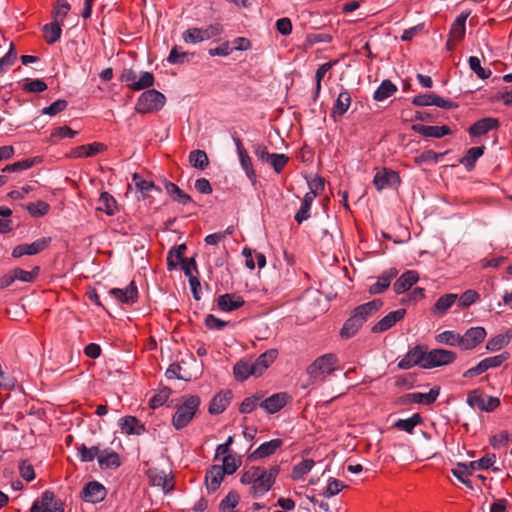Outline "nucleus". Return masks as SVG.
I'll return each mask as SVG.
<instances>
[{
    "label": "nucleus",
    "mask_w": 512,
    "mask_h": 512,
    "mask_svg": "<svg viewBox=\"0 0 512 512\" xmlns=\"http://www.w3.org/2000/svg\"><path fill=\"white\" fill-rule=\"evenodd\" d=\"M419 280V275L414 270L404 272L394 283L393 289L396 294L408 291Z\"/></svg>",
    "instance_id": "nucleus-25"
},
{
    "label": "nucleus",
    "mask_w": 512,
    "mask_h": 512,
    "mask_svg": "<svg viewBox=\"0 0 512 512\" xmlns=\"http://www.w3.org/2000/svg\"><path fill=\"white\" fill-rule=\"evenodd\" d=\"M234 143L236 146L239 162L241 168L244 170L247 178L252 182L256 180V173L253 167L252 160L248 155L247 150L244 148L243 143L240 138H234Z\"/></svg>",
    "instance_id": "nucleus-15"
},
{
    "label": "nucleus",
    "mask_w": 512,
    "mask_h": 512,
    "mask_svg": "<svg viewBox=\"0 0 512 512\" xmlns=\"http://www.w3.org/2000/svg\"><path fill=\"white\" fill-rule=\"evenodd\" d=\"M98 463L102 469H116L121 465V460L115 451L104 449L98 455Z\"/></svg>",
    "instance_id": "nucleus-31"
},
{
    "label": "nucleus",
    "mask_w": 512,
    "mask_h": 512,
    "mask_svg": "<svg viewBox=\"0 0 512 512\" xmlns=\"http://www.w3.org/2000/svg\"><path fill=\"white\" fill-rule=\"evenodd\" d=\"M121 431L128 435H140L144 431V426L136 417L125 416L119 420Z\"/></svg>",
    "instance_id": "nucleus-32"
},
{
    "label": "nucleus",
    "mask_w": 512,
    "mask_h": 512,
    "mask_svg": "<svg viewBox=\"0 0 512 512\" xmlns=\"http://www.w3.org/2000/svg\"><path fill=\"white\" fill-rule=\"evenodd\" d=\"M278 351L270 349L262 353L257 359H242L233 367L236 380L245 381L250 376L259 377L277 358Z\"/></svg>",
    "instance_id": "nucleus-2"
},
{
    "label": "nucleus",
    "mask_w": 512,
    "mask_h": 512,
    "mask_svg": "<svg viewBox=\"0 0 512 512\" xmlns=\"http://www.w3.org/2000/svg\"><path fill=\"white\" fill-rule=\"evenodd\" d=\"M12 271L14 282L16 280L31 283L33 282L37 276L39 275L40 268L38 266L34 267L31 271H26L21 268H15Z\"/></svg>",
    "instance_id": "nucleus-49"
},
{
    "label": "nucleus",
    "mask_w": 512,
    "mask_h": 512,
    "mask_svg": "<svg viewBox=\"0 0 512 512\" xmlns=\"http://www.w3.org/2000/svg\"><path fill=\"white\" fill-rule=\"evenodd\" d=\"M480 299V295L473 289H468L458 297V307L465 309L476 303Z\"/></svg>",
    "instance_id": "nucleus-51"
},
{
    "label": "nucleus",
    "mask_w": 512,
    "mask_h": 512,
    "mask_svg": "<svg viewBox=\"0 0 512 512\" xmlns=\"http://www.w3.org/2000/svg\"><path fill=\"white\" fill-rule=\"evenodd\" d=\"M147 475L151 485L161 487L166 492L172 490L171 480L164 471L152 468L148 470Z\"/></svg>",
    "instance_id": "nucleus-30"
},
{
    "label": "nucleus",
    "mask_w": 512,
    "mask_h": 512,
    "mask_svg": "<svg viewBox=\"0 0 512 512\" xmlns=\"http://www.w3.org/2000/svg\"><path fill=\"white\" fill-rule=\"evenodd\" d=\"M460 334L455 331L446 330L436 336V341L441 344L449 345V346H459L460 347Z\"/></svg>",
    "instance_id": "nucleus-52"
},
{
    "label": "nucleus",
    "mask_w": 512,
    "mask_h": 512,
    "mask_svg": "<svg viewBox=\"0 0 512 512\" xmlns=\"http://www.w3.org/2000/svg\"><path fill=\"white\" fill-rule=\"evenodd\" d=\"M397 274L398 271L395 268H390L384 271L377 278V281L369 287L368 292L372 295L383 293L385 290L388 289V287L391 284V281L397 276Z\"/></svg>",
    "instance_id": "nucleus-21"
},
{
    "label": "nucleus",
    "mask_w": 512,
    "mask_h": 512,
    "mask_svg": "<svg viewBox=\"0 0 512 512\" xmlns=\"http://www.w3.org/2000/svg\"><path fill=\"white\" fill-rule=\"evenodd\" d=\"M440 394V387L435 386L428 393L414 392L407 395L408 401L415 404L431 405Z\"/></svg>",
    "instance_id": "nucleus-29"
},
{
    "label": "nucleus",
    "mask_w": 512,
    "mask_h": 512,
    "mask_svg": "<svg viewBox=\"0 0 512 512\" xmlns=\"http://www.w3.org/2000/svg\"><path fill=\"white\" fill-rule=\"evenodd\" d=\"M185 250H186V246L184 244H181L177 247L172 248L169 251L168 257H167V266H168L169 270L176 268L178 263L180 261L182 262V260H183L182 256H183Z\"/></svg>",
    "instance_id": "nucleus-50"
},
{
    "label": "nucleus",
    "mask_w": 512,
    "mask_h": 512,
    "mask_svg": "<svg viewBox=\"0 0 512 512\" xmlns=\"http://www.w3.org/2000/svg\"><path fill=\"white\" fill-rule=\"evenodd\" d=\"M116 200L107 192L101 193L98 200L97 210L105 212L107 215H114L116 212Z\"/></svg>",
    "instance_id": "nucleus-42"
},
{
    "label": "nucleus",
    "mask_w": 512,
    "mask_h": 512,
    "mask_svg": "<svg viewBox=\"0 0 512 512\" xmlns=\"http://www.w3.org/2000/svg\"><path fill=\"white\" fill-rule=\"evenodd\" d=\"M244 299L237 294H223L218 297L217 305L221 311L231 312L239 309L244 305Z\"/></svg>",
    "instance_id": "nucleus-24"
},
{
    "label": "nucleus",
    "mask_w": 512,
    "mask_h": 512,
    "mask_svg": "<svg viewBox=\"0 0 512 512\" xmlns=\"http://www.w3.org/2000/svg\"><path fill=\"white\" fill-rule=\"evenodd\" d=\"M109 295L114 297L117 301L124 304H133L138 299V290L135 283L132 281L128 286L123 289L113 288L109 291Z\"/></svg>",
    "instance_id": "nucleus-19"
},
{
    "label": "nucleus",
    "mask_w": 512,
    "mask_h": 512,
    "mask_svg": "<svg viewBox=\"0 0 512 512\" xmlns=\"http://www.w3.org/2000/svg\"><path fill=\"white\" fill-rule=\"evenodd\" d=\"M239 503V495L231 491L229 492L220 502L219 508L221 512H228L230 509H233Z\"/></svg>",
    "instance_id": "nucleus-61"
},
{
    "label": "nucleus",
    "mask_w": 512,
    "mask_h": 512,
    "mask_svg": "<svg viewBox=\"0 0 512 512\" xmlns=\"http://www.w3.org/2000/svg\"><path fill=\"white\" fill-rule=\"evenodd\" d=\"M351 101L350 92L348 90L341 91L335 101L333 115L343 116L348 111Z\"/></svg>",
    "instance_id": "nucleus-37"
},
{
    "label": "nucleus",
    "mask_w": 512,
    "mask_h": 512,
    "mask_svg": "<svg viewBox=\"0 0 512 512\" xmlns=\"http://www.w3.org/2000/svg\"><path fill=\"white\" fill-rule=\"evenodd\" d=\"M363 322L353 312L351 316L345 321L341 328L340 335L344 339H349L354 336L359 329L363 326Z\"/></svg>",
    "instance_id": "nucleus-34"
},
{
    "label": "nucleus",
    "mask_w": 512,
    "mask_h": 512,
    "mask_svg": "<svg viewBox=\"0 0 512 512\" xmlns=\"http://www.w3.org/2000/svg\"><path fill=\"white\" fill-rule=\"evenodd\" d=\"M499 121L493 117H486L476 121L468 129V133L473 137L485 135L489 131L498 128Z\"/></svg>",
    "instance_id": "nucleus-22"
},
{
    "label": "nucleus",
    "mask_w": 512,
    "mask_h": 512,
    "mask_svg": "<svg viewBox=\"0 0 512 512\" xmlns=\"http://www.w3.org/2000/svg\"><path fill=\"white\" fill-rule=\"evenodd\" d=\"M30 512H64V508L62 501L53 492L46 490L33 502Z\"/></svg>",
    "instance_id": "nucleus-8"
},
{
    "label": "nucleus",
    "mask_w": 512,
    "mask_h": 512,
    "mask_svg": "<svg viewBox=\"0 0 512 512\" xmlns=\"http://www.w3.org/2000/svg\"><path fill=\"white\" fill-rule=\"evenodd\" d=\"M337 368V358L334 354H325L314 360L307 368L309 384L322 383L327 376Z\"/></svg>",
    "instance_id": "nucleus-4"
},
{
    "label": "nucleus",
    "mask_w": 512,
    "mask_h": 512,
    "mask_svg": "<svg viewBox=\"0 0 512 512\" xmlns=\"http://www.w3.org/2000/svg\"><path fill=\"white\" fill-rule=\"evenodd\" d=\"M283 440L276 438L270 441L262 443L256 450L249 454L248 459L250 461H257L265 457L273 455L281 446Z\"/></svg>",
    "instance_id": "nucleus-18"
},
{
    "label": "nucleus",
    "mask_w": 512,
    "mask_h": 512,
    "mask_svg": "<svg viewBox=\"0 0 512 512\" xmlns=\"http://www.w3.org/2000/svg\"><path fill=\"white\" fill-rule=\"evenodd\" d=\"M406 314V310L401 308L389 312L380 319L371 329L373 333H382L392 328L397 322L402 320Z\"/></svg>",
    "instance_id": "nucleus-16"
},
{
    "label": "nucleus",
    "mask_w": 512,
    "mask_h": 512,
    "mask_svg": "<svg viewBox=\"0 0 512 512\" xmlns=\"http://www.w3.org/2000/svg\"><path fill=\"white\" fill-rule=\"evenodd\" d=\"M289 158L285 154L272 153L269 163L276 173H280L288 163Z\"/></svg>",
    "instance_id": "nucleus-63"
},
{
    "label": "nucleus",
    "mask_w": 512,
    "mask_h": 512,
    "mask_svg": "<svg viewBox=\"0 0 512 512\" xmlns=\"http://www.w3.org/2000/svg\"><path fill=\"white\" fill-rule=\"evenodd\" d=\"M165 102L166 98L161 92L148 89L138 97L135 110L140 114L157 112L163 108Z\"/></svg>",
    "instance_id": "nucleus-5"
},
{
    "label": "nucleus",
    "mask_w": 512,
    "mask_h": 512,
    "mask_svg": "<svg viewBox=\"0 0 512 512\" xmlns=\"http://www.w3.org/2000/svg\"><path fill=\"white\" fill-rule=\"evenodd\" d=\"M154 85V76L151 72H141L134 83V91L148 89Z\"/></svg>",
    "instance_id": "nucleus-58"
},
{
    "label": "nucleus",
    "mask_w": 512,
    "mask_h": 512,
    "mask_svg": "<svg viewBox=\"0 0 512 512\" xmlns=\"http://www.w3.org/2000/svg\"><path fill=\"white\" fill-rule=\"evenodd\" d=\"M189 162L194 168L204 170L209 164V159L205 151L193 150L189 154Z\"/></svg>",
    "instance_id": "nucleus-48"
},
{
    "label": "nucleus",
    "mask_w": 512,
    "mask_h": 512,
    "mask_svg": "<svg viewBox=\"0 0 512 512\" xmlns=\"http://www.w3.org/2000/svg\"><path fill=\"white\" fill-rule=\"evenodd\" d=\"M43 32L45 34V40L48 44H53L57 42L62 33V29L59 22H56L55 20L49 24H46L43 27Z\"/></svg>",
    "instance_id": "nucleus-45"
},
{
    "label": "nucleus",
    "mask_w": 512,
    "mask_h": 512,
    "mask_svg": "<svg viewBox=\"0 0 512 512\" xmlns=\"http://www.w3.org/2000/svg\"><path fill=\"white\" fill-rule=\"evenodd\" d=\"M421 418L418 414H414L407 419H399L395 422V427L407 433H412L414 428L420 423Z\"/></svg>",
    "instance_id": "nucleus-53"
},
{
    "label": "nucleus",
    "mask_w": 512,
    "mask_h": 512,
    "mask_svg": "<svg viewBox=\"0 0 512 512\" xmlns=\"http://www.w3.org/2000/svg\"><path fill=\"white\" fill-rule=\"evenodd\" d=\"M470 12H462L452 23L450 29V36L455 41H460L465 36L466 31V20L469 17Z\"/></svg>",
    "instance_id": "nucleus-33"
},
{
    "label": "nucleus",
    "mask_w": 512,
    "mask_h": 512,
    "mask_svg": "<svg viewBox=\"0 0 512 512\" xmlns=\"http://www.w3.org/2000/svg\"><path fill=\"white\" fill-rule=\"evenodd\" d=\"M264 394L262 392H257L254 395L245 398L240 405V412L243 414L252 413L258 406H260V402Z\"/></svg>",
    "instance_id": "nucleus-44"
},
{
    "label": "nucleus",
    "mask_w": 512,
    "mask_h": 512,
    "mask_svg": "<svg viewBox=\"0 0 512 512\" xmlns=\"http://www.w3.org/2000/svg\"><path fill=\"white\" fill-rule=\"evenodd\" d=\"M165 190L166 193L170 195L174 201L182 205H187L192 202V198L172 182H165Z\"/></svg>",
    "instance_id": "nucleus-36"
},
{
    "label": "nucleus",
    "mask_w": 512,
    "mask_h": 512,
    "mask_svg": "<svg viewBox=\"0 0 512 512\" xmlns=\"http://www.w3.org/2000/svg\"><path fill=\"white\" fill-rule=\"evenodd\" d=\"M467 404L472 408L491 412L500 405V400L493 396L484 397L479 390H473L468 393Z\"/></svg>",
    "instance_id": "nucleus-9"
},
{
    "label": "nucleus",
    "mask_w": 512,
    "mask_h": 512,
    "mask_svg": "<svg viewBox=\"0 0 512 512\" xmlns=\"http://www.w3.org/2000/svg\"><path fill=\"white\" fill-rule=\"evenodd\" d=\"M484 146L472 147L468 149L466 155L461 158L460 163L466 167L467 170H472L476 161L483 155Z\"/></svg>",
    "instance_id": "nucleus-41"
},
{
    "label": "nucleus",
    "mask_w": 512,
    "mask_h": 512,
    "mask_svg": "<svg viewBox=\"0 0 512 512\" xmlns=\"http://www.w3.org/2000/svg\"><path fill=\"white\" fill-rule=\"evenodd\" d=\"M486 337V330L477 326L468 329L463 335H460V347L464 350H470L480 344Z\"/></svg>",
    "instance_id": "nucleus-12"
},
{
    "label": "nucleus",
    "mask_w": 512,
    "mask_h": 512,
    "mask_svg": "<svg viewBox=\"0 0 512 512\" xmlns=\"http://www.w3.org/2000/svg\"><path fill=\"white\" fill-rule=\"evenodd\" d=\"M106 146L100 142H94L91 144L81 145L75 147L71 151V157L73 158H86L95 156L104 151Z\"/></svg>",
    "instance_id": "nucleus-28"
},
{
    "label": "nucleus",
    "mask_w": 512,
    "mask_h": 512,
    "mask_svg": "<svg viewBox=\"0 0 512 512\" xmlns=\"http://www.w3.org/2000/svg\"><path fill=\"white\" fill-rule=\"evenodd\" d=\"M223 32V27L220 24H210L206 27H193L187 29L182 34V39L187 44H197L215 37H218Z\"/></svg>",
    "instance_id": "nucleus-6"
},
{
    "label": "nucleus",
    "mask_w": 512,
    "mask_h": 512,
    "mask_svg": "<svg viewBox=\"0 0 512 512\" xmlns=\"http://www.w3.org/2000/svg\"><path fill=\"white\" fill-rule=\"evenodd\" d=\"M383 306V301L381 299H374L370 302L364 303L362 305L357 306L353 313L358 316V318L365 323L370 317L375 315Z\"/></svg>",
    "instance_id": "nucleus-23"
},
{
    "label": "nucleus",
    "mask_w": 512,
    "mask_h": 512,
    "mask_svg": "<svg viewBox=\"0 0 512 512\" xmlns=\"http://www.w3.org/2000/svg\"><path fill=\"white\" fill-rule=\"evenodd\" d=\"M69 11L70 5L66 0H57L54 8V20L59 23L63 22Z\"/></svg>",
    "instance_id": "nucleus-64"
},
{
    "label": "nucleus",
    "mask_w": 512,
    "mask_h": 512,
    "mask_svg": "<svg viewBox=\"0 0 512 512\" xmlns=\"http://www.w3.org/2000/svg\"><path fill=\"white\" fill-rule=\"evenodd\" d=\"M47 89V84L41 79H27L23 90L29 93H40Z\"/></svg>",
    "instance_id": "nucleus-60"
},
{
    "label": "nucleus",
    "mask_w": 512,
    "mask_h": 512,
    "mask_svg": "<svg viewBox=\"0 0 512 512\" xmlns=\"http://www.w3.org/2000/svg\"><path fill=\"white\" fill-rule=\"evenodd\" d=\"M78 458L82 462H92L95 458L98 459V455L101 450L98 446H92L88 448L85 444L77 446Z\"/></svg>",
    "instance_id": "nucleus-46"
},
{
    "label": "nucleus",
    "mask_w": 512,
    "mask_h": 512,
    "mask_svg": "<svg viewBox=\"0 0 512 512\" xmlns=\"http://www.w3.org/2000/svg\"><path fill=\"white\" fill-rule=\"evenodd\" d=\"M225 473L220 469V465H213L207 470L205 476L206 488L209 493L215 492L221 485Z\"/></svg>",
    "instance_id": "nucleus-27"
},
{
    "label": "nucleus",
    "mask_w": 512,
    "mask_h": 512,
    "mask_svg": "<svg viewBox=\"0 0 512 512\" xmlns=\"http://www.w3.org/2000/svg\"><path fill=\"white\" fill-rule=\"evenodd\" d=\"M314 199L313 194H305L300 209L295 214V220L298 223H302L310 217L309 212Z\"/></svg>",
    "instance_id": "nucleus-47"
},
{
    "label": "nucleus",
    "mask_w": 512,
    "mask_h": 512,
    "mask_svg": "<svg viewBox=\"0 0 512 512\" xmlns=\"http://www.w3.org/2000/svg\"><path fill=\"white\" fill-rule=\"evenodd\" d=\"M200 398L196 395L183 397L172 417V425L176 430H181L189 425L195 417L200 406Z\"/></svg>",
    "instance_id": "nucleus-3"
},
{
    "label": "nucleus",
    "mask_w": 512,
    "mask_h": 512,
    "mask_svg": "<svg viewBox=\"0 0 512 512\" xmlns=\"http://www.w3.org/2000/svg\"><path fill=\"white\" fill-rule=\"evenodd\" d=\"M68 106V102L64 99H58L54 101L51 105L48 107H45L41 110V114L43 115H49V116H55L58 113L64 111Z\"/></svg>",
    "instance_id": "nucleus-62"
},
{
    "label": "nucleus",
    "mask_w": 512,
    "mask_h": 512,
    "mask_svg": "<svg viewBox=\"0 0 512 512\" xmlns=\"http://www.w3.org/2000/svg\"><path fill=\"white\" fill-rule=\"evenodd\" d=\"M42 161L41 157H33L24 159L18 162H15L13 164L6 165L2 171L3 172H19L23 170H27L31 167H33L36 164H39Z\"/></svg>",
    "instance_id": "nucleus-43"
},
{
    "label": "nucleus",
    "mask_w": 512,
    "mask_h": 512,
    "mask_svg": "<svg viewBox=\"0 0 512 512\" xmlns=\"http://www.w3.org/2000/svg\"><path fill=\"white\" fill-rule=\"evenodd\" d=\"M457 299L458 295L454 293H447L442 295L435 302L434 306L431 309V313L437 317L444 316L448 312V310L455 304Z\"/></svg>",
    "instance_id": "nucleus-26"
},
{
    "label": "nucleus",
    "mask_w": 512,
    "mask_h": 512,
    "mask_svg": "<svg viewBox=\"0 0 512 512\" xmlns=\"http://www.w3.org/2000/svg\"><path fill=\"white\" fill-rule=\"evenodd\" d=\"M51 243L50 237H42L30 244H19L12 250V257L20 258L24 255H36L45 250Z\"/></svg>",
    "instance_id": "nucleus-10"
},
{
    "label": "nucleus",
    "mask_w": 512,
    "mask_h": 512,
    "mask_svg": "<svg viewBox=\"0 0 512 512\" xmlns=\"http://www.w3.org/2000/svg\"><path fill=\"white\" fill-rule=\"evenodd\" d=\"M315 462L312 459H303L301 462L295 464L291 471V478L294 481H299L307 475L314 467Z\"/></svg>",
    "instance_id": "nucleus-38"
},
{
    "label": "nucleus",
    "mask_w": 512,
    "mask_h": 512,
    "mask_svg": "<svg viewBox=\"0 0 512 512\" xmlns=\"http://www.w3.org/2000/svg\"><path fill=\"white\" fill-rule=\"evenodd\" d=\"M231 400V392H221L218 393L214 398L212 399L210 406H209V412L211 414H220L223 411L226 410V408L229 406Z\"/></svg>",
    "instance_id": "nucleus-35"
},
{
    "label": "nucleus",
    "mask_w": 512,
    "mask_h": 512,
    "mask_svg": "<svg viewBox=\"0 0 512 512\" xmlns=\"http://www.w3.org/2000/svg\"><path fill=\"white\" fill-rule=\"evenodd\" d=\"M425 351L422 347L416 346L409 350L398 362V367L403 370L410 369L416 365L423 368Z\"/></svg>",
    "instance_id": "nucleus-17"
},
{
    "label": "nucleus",
    "mask_w": 512,
    "mask_h": 512,
    "mask_svg": "<svg viewBox=\"0 0 512 512\" xmlns=\"http://www.w3.org/2000/svg\"><path fill=\"white\" fill-rule=\"evenodd\" d=\"M373 183L378 191H382L388 187L398 186L400 184V177L397 172L384 168L375 174Z\"/></svg>",
    "instance_id": "nucleus-13"
},
{
    "label": "nucleus",
    "mask_w": 512,
    "mask_h": 512,
    "mask_svg": "<svg viewBox=\"0 0 512 512\" xmlns=\"http://www.w3.org/2000/svg\"><path fill=\"white\" fill-rule=\"evenodd\" d=\"M345 487L346 485L342 481L335 478H330L325 490L322 492L321 495L326 498H331L337 495Z\"/></svg>",
    "instance_id": "nucleus-57"
},
{
    "label": "nucleus",
    "mask_w": 512,
    "mask_h": 512,
    "mask_svg": "<svg viewBox=\"0 0 512 512\" xmlns=\"http://www.w3.org/2000/svg\"><path fill=\"white\" fill-rule=\"evenodd\" d=\"M469 67L480 79H487L491 76V70L481 66L480 59L476 56L469 57Z\"/></svg>",
    "instance_id": "nucleus-56"
},
{
    "label": "nucleus",
    "mask_w": 512,
    "mask_h": 512,
    "mask_svg": "<svg viewBox=\"0 0 512 512\" xmlns=\"http://www.w3.org/2000/svg\"><path fill=\"white\" fill-rule=\"evenodd\" d=\"M222 462L223 464L220 465V469H223L225 475H232L241 465V460L233 455L224 456Z\"/></svg>",
    "instance_id": "nucleus-55"
},
{
    "label": "nucleus",
    "mask_w": 512,
    "mask_h": 512,
    "mask_svg": "<svg viewBox=\"0 0 512 512\" xmlns=\"http://www.w3.org/2000/svg\"><path fill=\"white\" fill-rule=\"evenodd\" d=\"M28 212L34 217H41L48 213L50 206L44 201H36L27 205Z\"/></svg>",
    "instance_id": "nucleus-59"
},
{
    "label": "nucleus",
    "mask_w": 512,
    "mask_h": 512,
    "mask_svg": "<svg viewBox=\"0 0 512 512\" xmlns=\"http://www.w3.org/2000/svg\"><path fill=\"white\" fill-rule=\"evenodd\" d=\"M456 359V353L446 349H432L428 352L425 351L424 355V369H431L435 367L445 366L451 364Z\"/></svg>",
    "instance_id": "nucleus-7"
},
{
    "label": "nucleus",
    "mask_w": 512,
    "mask_h": 512,
    "mask_svg": "<svg viewBox=\"0 0 512 512\" xmlns=\"http://www.w3.org/2000/svg\"><path fill=\"white\" fill-rule=\"evenodd\" d=\"M512 339V330H508L504 334H498L497 336L489 339L486 344V348L489 351H498L510 343Z\"/></svg>",
    "instance_id": "nucleus-39"
},
{
    "label": "nucleus",
    "mask_w": 512,
    "mask_h": 512,
    "mask_svg": "<svg viewBox=\"0 0 512 512\" xmlns=\"http://www.w3.org/2000/svg\"><path fill=\"white\" fill-rule=\"evenodd\" d=\"M397 91V86L390 80H383L375 90L373 98L376 101H384Z\"/></svg>",
    "instance_id": "nucleus-40"
},
{
    "label": "nucleus",
    "mask_w": 512,
    "mask_h": 512,
    "mask_svg": "<svg viewBox=\"0 0 512 512\" xmlns=\"http://www.w3.org/2000/svg\"><path fill=\"white\" fill-rule=\"evenodd\" d=\"M279 472L278 465L269 469L252 466L242 474L240 481L244 485H251L250 494L253 497H261L271 489Z\"/></svg>",
    "instance_id": "nucleus-1"
},
{
    "label": "nucleus",
    "mask_w": 512,
    "mask_h": 512,
    "mask_svg": "<svg viewBox=\"0 0 512 512\" xmlns=\"http://www.w3.org/2000/svg\"><path fill=\"white\" fill-rule=\"evenodd\" d=\"M290 396L286 392L275 393L267 398H262L260 407L269 414L280 411L289 401Z\"/></svg>",
    "instance_id": "nucleus-14"
},
{
    "label": "nucleus",
    "mask_w": 512,
    "mask_h": 512,
    "mask_svg": "<svg viewBox=\"0 0 512 512\" xmlns=\"http://www.w3.org/2000/svg\"><path fill=\"white\" fill-rule=\"evenodd\" d=\"M107 495V490L98 481L88 482L82 489L81 497L85 502L88 503H99L102 502Z\"/></svg>",
    "instance_id": "nucleus-11"
},
{
    "label": "nucleus",
    "mask_w": 512,
    "mask_h": 512,
    "mask_svg": "<svg viewBox=\"0 0 512 512\" xmlns=\"http://www.w3.org/2000/svg\"><path fill=\"white\" fill-rule=\"evenodd\" d=\"M165 376L167 379H179L184 381H190L192 378L186 371L182 372V367L177 363H173L167 368Z\"/></svg>",
    "instance_id": "nucleus-54"
},
{
    "label": "nucleus",
    "mask_w": 512,
    "mask_h": 512,
    "mask_svg": "<svg viewBox=\"0 0 512 512\" xmlns=\"http://www.w3.org/2000/svg\"><path fill=\"white\" fill-rule=\"evenodd\" d=\"M412 130L416 133H419L420 135L424 137H430V138H442L447 135L452 134V130L446 126H427L422 124H413Z\"/></svg>",
    "instance_id": "nucleus-20"
}]
</instances>
